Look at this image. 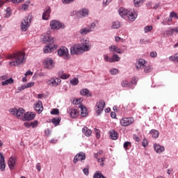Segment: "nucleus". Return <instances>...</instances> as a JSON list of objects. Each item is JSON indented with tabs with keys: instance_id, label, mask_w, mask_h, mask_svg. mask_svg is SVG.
Masks as SVG:
<instances>
[{
	"instance_id": "nucleus-1",
	"label": "nucleus",
	"mask_w": 178,
	"mask_h": 178,
	"mask_svg": "<svg viewBox=\"0 0 178 178\" xmlns=\"http://www.w3.org/2000/svg\"><path fill=\"white\" fill-rule=\"evenodd\" d=\"M7 59H15L13 61H10V66H19L22 63H26V54L23 51H17L13 54H8L6 56Z\"/></svg>"
},
{
	"instance_id": "nucleus-2",
	"label": "nucleus",
	"mask_w": 178,
	"mask_h": 178,
	"mask_svg": "<svg viewBox=\"0 0 178 178\" xmlns=\"http://www.w3.org/2000/svg\"><path fill=\"white\" fill-rule=\"evenodd\" d=\"M120 16L122 19H127L130 22H134L137 19V13L134 10H127L122 7L118 10Z\"/></svg>"
},
{
	"instance_id": "nucleus-3",
	"label": "nucleus",
	"mask_w": 178,
	"mask_h": 178,
	"mask_svg": "<svg viewBox=\"0 0 178 178\" xmlns=\"http://www.w3.org/2000/svg\"><path fill=\"white\" fill-rule=\"evenodd\" d=\"M42 41L44 44L49 42V44L44 47V54H49V52H52V49H54V48H57V46L54 44V38H52V36H49L48 35H44L42 38Z\"/></svg>"
},
{
	"instance_id": "nucleus-4",
	"label": "nucleus",
	"mask_w": 178,
	"mask_h": 178,
	"mask_svg": "<svg viewBox=\"0 0 178 178\" xmlns=\"http://www.w3.org/2000/svg\"><path fill=\"white\" fill-rule=\"evenodd\" d=\"M96 26L97 24H95V22H92L87 26L82 27L79 31V33L81 35H87V34H90V33H92V31H94V30L95 29Z\"/></svg>"
},
{
	"instance_id": "nucleus-5",
	"label": "nucleus",
	"mask_w": 178,
	"mask_h": 178,
	"mask_svg": "<svg viewBox=\"0 0 178 178\" xmlns=\"http://www.w3.org/2000/svg\"><path fill=\"white\" fill-rule=\"evenodd\" d=\"M58 56L63 58L65 60L70 59V54H69V49L66 47H60L57 51Z\"/></svg>"
},
{
	"instance_id": "nucleus-6",
	"label": "nucleus",
	"mask_w": 178,
	"mask_h": 178,
	"mask_svg": "<svg viewBox=\"0 0 178 178\" xmlns=\"http://www.w3.org/2000/svg\"><path fill=\"white\" fill-rule=\"evenodd\" d=\"M9 112L11 113V115H13L17 119H20L21 118H23V115H25L26 111L23 109V108H10L9 110Z\"/></svg>"
},
{
	"instance_id": "nucleus-7",
	"label": "nucleus",
	"mask_w": 178,
	"mask_h": 178,
	"mask_svg": "<svg viewBox=\"0 0 178 178\" xmlns=\"http://www.w3.org/2000/svg\"><path fill=\"white\" fill-rule=\"evenodd\" d=\"M67 113H69L70 118L72 119H76V118H78L80 115V109L79 108V106L73 107V108H69L67 111Z\"/></svg>"
},
{
	"instance_id": "nucleus-8",
	"label": "nucleus",
	"mask_w": 178,
	"mask_h": 178,
	"mask_svg": "<svg viewBox=\"0 0 178 178\" xmlns=\"http://www.w3.org/2000/svg\"><path fill=\"white\" fill-rule=\"evenodd\" d=\"M70 54L71 55H81V54H84L83 51V49L81 48V44H74L70 48Z\"/></svg>"
},
{
	"instance_id": "nucleus-9",
	"label": "nucleus",
	"mask_w": 178,
	"mask_h": 178,
	"mask_svg": "<svg viewBox=\"0 0 178 178\" xmlns=\"http://www.w3.org/2000/svg\"><path fill=\"white\" fill-rule=\"evenodd\" d=\"M105 108V101L100 100L96 103V105L95 106V111L99 116V115H101L104 112V108Z\"/></svg>"
},
{
	"instance_id": "nucleus-10",
	"label": "nucleus",
	"mask_w": 178,
	"mask_h": 178,
	"mask_svg": "<svg viewBox=\"0 0 178 178\" xmlns=\"http://www.w3.org/2000/svg\"><path fill=\"white\" fill-rule=\"evenodd\" d=\"M50 27L52 30H59V29H65V24L56 19H53L50 22Z\"/></svg>"
},
{
	"instance_id": "nucleus-11",
	"label": "nucleus",
	"mask_w": 178,
	"mask_h": 178,
	"mask_svg": "<svg viewBox=\"0 0 178 178\" xmlns=\"http://www.w3.org/2000/svg\"><path fill=\"white\" fill-rule=\"evenodd\" d=\"M43 65L44 69H48L51 70V69H54L55 67V62L52 58H48L43 60Z\"/></svg>"
},
{
	"instance_id": "nucleus-12",
	"label": "nucleus",
	"mask_w": 178,
	"mask_h": 178,
	"mask_svg": "<svg viewBox=\"0 0 178 178\" xmlns=\"http://www.w3.org/2000/svg\"><path fill=\"white\" fill-rule=\"evenodd\" d=\"M134 122V119L133 118H124L120 121V124L122 127H127V126H130Z\"/></svg>"
},
{
	"instance_id": "nucleus-13",
	"label": "nucleus",
	"mask_w": 178,
	"mask_h": 178,
	"mask_svg": "<svg viewBox=\"0 0 178 178\" xmlns=\"http://www.w3.org/2000/svg\"><path fill=\"white\" fill-rule=\"evenodd\" d=\"M8 165L10 170H15L16 165H17V159L16 157L11 156L8 159Z\"/></svg>"
},
{
	"instance_id": "nucleus-14",
	"label": "nucleus",
	"mask_w": 178,
	"mask_h": 178,
	"mask_svg": "<svg viewBox=\"0 0 178 178\" xmlns=\"http://www.w3.org/2000/svg\"><path fill=\"white\" fill-rule=\"evenodd\" d=\"M81 47L83 53L88 52V51L91 49V43L90 42V40H84L82 41Z\"/></svg>"
},
{
	"instance_id": "nucleus-15",
	"label": "nucleus",
	"mask_w": 178,
	"mask_h": 178,
	"mask_svg": "<svg viewBox=\"0 0 178 178\" xmlns=\"http://www.w3.org/2000/svg\"><path fill=\"white\" fill-rule=\"evenodd\" d=\"M147 66V61L143 58H138L136 63V67L137 70H140V69H144Z\"/></svg>"
},
{
	"instance_id": "nucleus-16",
	"label": "nucleus",
	"mask_w": 178,
	"mask_h": 178,
	"mask_svg": "<svg viewBox=\"0 0 178 178\" xmlns=\"http://www.w3.org/2000/svg\"><path fill=\"white\" fill-rule=\"evenodd\" d=\"M47 83L49 86H53L54 87H56L59 86L60 83H62V80H60V79L57 77H52L48 80Z\"/></svg>"
},
{
	"instance_id": "nucleus-17",
	"label": "nucleus",
	"mask_w": 178,
	"mask_h": 178,
	"mask_svg": "<svg viewBox=\"0 0 178 178\" xmlns=\"http://www.w3.org/2000/svg\"><path fill=\"white\" fill-rule=\"evenodd\" d=\"M79 161H81V162H83V161H86V153L81 152L74 157V163L79 162Z\"/></svg>"
},
{
	"instance_id": "nucleus-18",
	"label": "nucleus",
	"mask_w": 178,
	"mask_h": 178,
	"mask_svg": "<svg viewBox=\"0 0 178 178\" xmlns=\"http://www.w3.org/2000/svg\"><path fill=\"white\" fill-rule=\"evenodd\" d=\"M51 17V7H46L44 10V12L42 15V20H49Z\"/></svg>"
},
{
	"instance_id": "nucleus-19",
	"label": "nucleus",
	"mask_w": 178,
	"mask_h": 178,
	"mask_svg": "<svg viewBox=\"0 0 178 178\" xmlns=\"http://www.w3.org/2000/svg\"><path fill=\"white\" fill-rule=\"evenodd\" d=\"M35 118V113L34 112H27L25 113L22 120L24 122L33 120Z\"/></svg>"
},
{
	"instance_id": "nucleus-20",
	"label": "nucleus",
	"mask_w": 178,
	"mask_h": 178,
	"mask_svg": "<svg viewBox=\"0 0 178 178\" xmlns=\"http://www.w3.org/2000/svg\"><path fill=\"white\" fill-rule=\"evenodd\" d=\"M34 109L38 112V113H41L42 111H44V107L42 106V102L40 100L38 101L35 104H34Z\"/></svg>"
},
{
	"instance_id": "nucleus-21",
	"label": "nucleus",
	"mask_w": 178,
	"mask_h": 178,
	"mask_svg": "<svg viewBox=\"0 0 178 178\" xmlns=\"http://www.w3.org/2000/svg\"><path fill=\"white\" fill-rule=\"evenodd\" d=\"M78 108H79V111H81V115L82 118H86L87 115H88V112H87V108L83 104H79L78 106Z\"/></svg>"
},
{
	"instance_id": "nucleus-22",
	"label": "nucleus",
	"mask_w": 178,
	"mask_h": 178,
	"mask_svg": "<svg viewBox=\"0 0 178 178\" xmlns=\"http://www.w3.org/2000/svg\"><path fill=\"white\" fill-rule=\"evenodd\" d=\"M24 0H0V8L3 6L4 3H9L12 2L13 3H20Z\"/></svg>"
},
{
	"instance_id": "nucleus-23",
	"label": "nucleus",
	"mask_w": 178,
	"mask_h": 178,
	"mask_svg": "<svg viewBox=\"0 0 178 178\" xmlns=\"http://www.w3.org/2000/svg\"><path fill=\"white\" fill-rule=\"evenodd\" d=\"M78 15H80L81 17H88L90 11L87 8H81L78 11Z\"/></svg>"
},
{
	"instance_id": "nucleus-24",
	"label": "nucleus",
	"mask_w": 178,
	"mask_h": 178,
	"mask_svg": "<svg viewBox=\"0 0 178 178\" xmlns=\"http://www.w3.org/2000/svg\"><path fill=\"white\" fill-rule=\"evenodd\" d=\"M6 168V165L5 164V158L3 157V154L0 153V170L3 172V170H5Z\"/></svg>"
},
{
	"instance_id": "nucleus-25",
	"label": "nucleus",
	"mask_w": 178,
	"mask_h": 178,
	"mask_svg": "<svg viewBox=\"0 0 178 178\" xmlns=\"http://www.w3.org/2000/svg\"><path fill=\"white\" fill-rule=\"evenodd\" d=\"M110 52H116V54H123L122 49L116 47L115 45H111L108 47Z\"/></svg>"
},
{
	"instance_id": "nucleus-26",
	"label": "nucleus",
	"mask_w": 178,
	"mask_h": 178,
	"mask_svg": "<svg viewBox=\"0 0 178 178\" xmlns=\"http://www.w3.org/2000/svg\"><path fill=\"white\" fill-rule=\"evenodd\" d=\"M154 149L157 154H161V152H163V151H165V147L161 146L159 144H154Z\"/></svg>"
},
{
	"instance_id": "nucleus-27",
	"label": "nucleus",
	"mask_w": 178,
	"mask_h": 178,
	"mask_svg": "<svg viewBox=\"0 0 178 178\" xmlns=\"http://www.w3.org/2000/svg\"><path fill=\"white\" fill-rule=\"evenodd\" d=\"M122 87L125 88H131L133 90L134 88V86L131 85V83L129 82L127 80H124L121 83Z\"/></svg>"
},
{
	"instance_id": "nucleus-28",
	"label": "nucleus",
	"mask_w": 178,
	"mask_h": 178,
	"mask_svg": "<svg viewBox=\"0 0 178 178\" xmlns=\"http://www.w3.org/2000/svg\"><path fill=\"white\" fill-rule=\"evenodd\" d=\"M31 19V15H28L24 18L21 23H22V24H25L26 26L28 25V26H30Z\"/></svg>"
},
{
	"instance_id": "nucleus-29",
	"label": "nucleus",
	"mask_w": 178,
	"mask_h": 178,
	"mask_svg": "<svg viewBox=\"0 0 178 178\" xmlns=\"http://www.w3.org/2000/svg\"><path fill=\"white\" fill-rule=\"evenodd\" d=\"M81 95L83 97H92V95L90 93V90L87 88H83L80 91Z\"/></svg>"
},
{
	"instance_id": "nucleus-30",
	"label": "nucleus",
	"mask_w": 178,
	"mask_h": 178,
	"mask_svg": "<svg viewBox=\"0 0 178 178\" xmlns=\"http://www.w3.org/2000/svg\"><path fill=\"white\" fill-rule=\"evenodd\" d=\"M82 133L86 136V137H90L91 134H92V131L91 129H88V127H85L82 129Z\"/></svg>"
},
{
	"instance_id": "nucleus-31",
	"label": "nucleus",
	"mask_w": 178,
	"mask_h": 178,
	"mask_svg": "<svg viewBox=\"0 0 178 178\" xmlns=\"http://www.w3.org/2000/svg\"><path fill=\"white\" fill-rule=\"evenodd\" d=\"M110 138L111 140H118L119 134L115 130H111L109 131Z\"/></svg>"
},
{
	"instance_id": "nucleus-32",
	"label": "nucleus",
	"mask_w": 178,
	"mask_h": 178,
	"mask_svg": "<svg viewBox=\"0 0 178 178\" xmlns=\"http://www.w3.org/2000/svg\"><path fill=\"white\" fill-rule=\"evenodd\" d=\"M149 134H152V138H158L159 137V131L156 129H152Z\"/></svg>"
},
{
	"instance_id": "nucleus-33",
	"label": "nucleus",
	"mask_w": 178,
	"mask_h": 178,
	"mask_svg": "<svg viewBox=\"0 0 178 178\" xmlns=\"http://www.w3.org/2000/svg\"><path fill=\"white\" fill-rule=\"evenodd\" d=\"M119 60H120V57L118 54H113L111 57V63H113V62H119Z\"/></svg>"
},
{
	"instance_id": "nucleus-34",
	"label": "nucleus",
	"mask_w": 178,
	"mask_h": 178,
	"mask_svg": "<svg viewBox=\"0 0 178 178\" xmlns=\"http://www.w3.org/2000/svg\"><path fill=\"white\" fill-rule=\"evenodd\" d=\"M13 79L9 78L8 79H6L4 81L1 82V86H8V84H13Z\"/></svg>"
},
{
	"instance_id": "nucleus-35",
	"label": "nucleus",
	"mask_w": 178,
	"mask_h": 178,
	"mask_svg": "<svg viewBox=\"0 0 178 178\" xmlns=\"http://www.w3.org/2000/svg\"><path fill=\"white\" fill-rule=\"evenodd\" d=\"M123 147H124L125 151H129V149H130V148H131V142L127 141V142L124 143Z\"/></svg>"
},
{
	"instance_id": "nucleus-36",
	"label": "nucleus",
	"mask_w": 178,
	"mask_h": 178,
	"mask_svg": "<svg viewBox=\"0 0 178 178\" xmlns=\"http://www.w3.org/2000/svg\"><path fill=\"white\" fill-rule=\"evenodd\" d=\"M60 118H54L52 119V123L56 127V126H59V123H60Z\"/></svg>"
},
{
	"instance_id": "nucleus-37",
	"label": "nucleus",
	"mask_w": 178,
	"mask_h": 178,
	"mask_svg": "<svg viewBox=\"0 0 178 178\" xmlns=\"http://www.w3.org/2000/svg\"><path fill=\"white\" fill-rule=\"evenodd\" d=\"M169 59L171 62H177L178 63V53L175 54L174 56H170Z\"/></svg>"
},
{
	"instance_id": "nucleus-38",
	"label": "nucleus",
	"mask_w": 178,
	"mask_h": 178,
	"mask_svg": "<svg viewBox=\"0 0 178 178\" xmlns=\"http://www.w3.org/2000/svg\"><path fill=\"white\" fill-rule=\"evenodd\" d=\"M144 1L145 0H134V3L135 6H136V8H138L139 6L143 5V3H144Z\"/></svg>"
},
{
	"instance_id": "nucleus-39",
	"label": "nucleus",
	"mask_w": 178,
	"mask_h": 178,
	"mask_svg": "<svg viewBox=\"0 0 178 178\" xmlns=\"http://www.w3.org/2000/svg\"><path fill=\"white\" fill-rule=\"evenodd\" d=\"M93 178H105V176H104L99 171H96L93 175Z\"/></svg>"
},
{
	"instance_id": "nucleus-40",
	"label": "nucleus",
	"mask_w": 178,
	"mask_h": 178,
	"mask_svg": "<svg viewBox=\"0 0 178 178\" xmlns=\"http://www.w3.org/2000/svg\"><path fill=\"white\" fill-rule=\"evenodd\" d=\"M120 22L119 21L113 22L112 24V29H120Z\"/></svg>"
},
{
	"instance_id": "nucleus-41",
	"label": "nucleus",
	"mask_w": 178,
	"mask_h": 178,
	"mask_svg": "<svg viewBox=\"0 0 178 178\" xmlns=\"http://www.w3.org/2000/svg\"><path fill=\"white\" fill-rule=\"evenodd\" d=\"M70 84L72 86H77L79 84V79L76 77L73 78L70 80Z\"/></svg>"
},
{
	"instance_id": "nucleus-42",
	"label": "nucleus",
	"mask_w": 178,
	"mask_h": 178,
	"mask_svg": "<svg viewBox=\"0 0 178 178\" xmlns=\"http://www.w3.org/2000/svg\"><path fill=\"white\" fill-rule=\"evenodd\" d=\"M26 85L24 84V85H21L20 86H19L17 88V93L19 94V92H20L21 91H23V90H26Z\"/></svg>"
},
{
	"instance_id": "nucleus-43",
	"label": "nucleus",
	"mask_w": 178,
	"mask_h": 178,
	"mask_svg": "<svg viewBox=\"0 0 178 178\" xmlns=\"http://www.w3.org/2000/svg\"><path fill=\"white\" fill-rule=\"evenodd\" d=\"M152 29H154V27H152V26H147L144 28V31L145 33V34H147V33H149V31H152Z\"/></svg>"
},
{
	"instance_id": "nucleus-44",
	"label": "nucleus",
	"mask_w": 178,
	"mask_h": 178,
	"mask_svg": "<svg viewBox=\"0 0 178 178\" xmlns=\"http://www.w3.org/2000/svg\"><path fill=\"white\" fill-rule=\"evenodd\" d=\"M137 81H138V78L134 76L132 78V81L129 83H131V85L134 86H134H136L137 84Z\"/></svg>"
},
{
	"instance_id": "nucleus-45",
	"label": "nucleus",
	"mask_w": 178,
	"mask_h": 178,
	"mask_svg": "<svg viewBox=\"0 0 178 178\" xmlns=\"http://www.w3.org/2000/svg\"><path fill=\"white\" fill-rule=\"evenodd\" d=\"M62 80H66L67 79H69V77H70V74H67L66 73L63 74L62 75L60 74L59 76Z\"/></svg>"
},
{
	"instance_id": "nucleus-46",
	"label": "nucleus",
	"mask_w": 178,
	"mask_h": 178,
	"mask_svg": "<svg viewBox=\"0 0 178 178\" xmlns=\"http://www.w3.org/2000/svg\"><path fill=\"white\" fill-rule=\"evenodd\" d=\"M29 25H26L24 24L21 23V30L22 31H27V29H29Z\"/></svg>"
},
{
	"instance_id": "nucleus-47",
	"label": "nucleus",
	"mask_w": 178,
	"mask_h": 178,
	"mask_svg": "<svg viewBox=\"0 0 178 178\" xmlns=\"http://www.w3.org/2000/svg\"><path fill=\"white\" fill-rule=\"evenodd\" d=\"M143 69L145 73H151L152 72V68L149 66L146 65Z\"/></svg>"
},
{
	"instance_id": "nucleus-48",
	"label": "nucleus",
	"mask_w": 178,
	"mask_h": 178,
	"mask_svg": "<svg viewBox=\"0 0 178 178\" xmlns=\"http://www.w3.org/2000/svg\"><path fill=\"white\" fill-rule=\"evenodd\" d=\"M174 33V29H168L167 31H165L163 34H166V35H172V34H173Z\"/></svg>"
},
{
	"instance_id": "nucleus-49",
	"label": "nucleus",
	"mask_w": 178,
	"mask_h": 178,
	"mask_svg": "<svg viewBox=\"0 0 178 178\" xmlns=\"http://www.w3.org/2000/svg\"><path fill=\"white\" fill-rule=\"evenodd\" d=\"M110 73L111 74H113V76H115V74H118V73H119V70L116 68H113L110 70Z\"/></svg>"
},
{
	"instance_id": "nucleus-50",
	"label": "nucleus",
	"mask_w": 178,
	"mask_h": 178,
	"mask_svg": "<svg viewBox=\"0 0 178 178\" xmlns=\"http://www.w3.org/2000/svg\"><path fill=\"white\" fill-rule=\"evenodd\" d=\"M95 133L96 134V138H101V134H100L99 129L95 128Z\"/></svg>"
},
{
	"instance_id": "nucleus-51",
	"label": "nucleus",
	"mask_w": 178,
	"mask_h": 178,
	"mask_svg": "<svg viewBox=\"0 0 178 178\" xmlns=\"http://www.w3.org/2000/svg\"><path fill=\"white\" fill-rule=\"evenodd\" d=\"M170 17L173 19V17H175V19H178L177 13L176 12L172 11L170 13Z\"/></svg>"
},
{
	"instance_id": "nucleus-52",
	"label": "nucleus",
	"mask_w": 178,
	"mask_h": 178,
	"mask_svg": "<svg viewBox=\"0 0 178 178\" xmlns=\"http://www.w3.org/2000/svg\"><path fill=\"white\" fill-rule=\"evenodd\" d=\"M51 115H59V109L58 108H54L51 111Z\"/></svg>"
},
{
	"instance_id": "nucleus-53",
	"label": "nucleus",
	"mask_w": 178,
	"mask_h": 178,
	"mask_svg": "<svg viewBox=\"0 0 178 178\" xmlns=\"http://www.w3.org/2000/svg\"><path fill=\"white\" fill-rule=\"evenodd\" d=\"M31 126L32 129H34V127H37L38 126V121L35 120L31 122Z\"/></svg>"
},
{
	"instance_id": "nucleus-54",
	"label": "nucleus",
	"mask_w": 178,
	"mask_h": 178,
	"mask_svg": "<svg viewBox=\"0 0 178 178\" xmlns=\"http://www.w3.org/2000/svg\"><path fill=\"white\" fill-rule=\"evenodd\" d=\"M34 86V82H29L28 83L25 84V87L26 88H31V87Z\"/></svg>"
},
{
	"instance_id": "nucleus-55",
	"label": "nucleus",
	"mask_w": 178,
	"mask_h": 178,
	"mask_svg": "<svg viewBox=\"0 0 178 178\" xmlns=\"http://www.w3.org/2000/svg\"><path fill=\"white\" fill-rule=\"evenodd\" d=\"M81 102V99H76L75 100H74L73 104L74 105H78L79 106V105H81L80 104Z\"/></svg>"
},
{
	"instance_id": "nucleus-56",
	"label": "nucleus",
	"mask_w": 178,
	"mask_h": 178,
	"mask_svg": "<svg viewBox=\"0 0 178 178\" xmlns=\"http://www.w3.org/2000/svg\"><path fill=\"white\" fill-rule=\"evenodd\" d=\"M111 2L112 0H103V5L104 6H108Z\"/></svg>"
},
{
	"instance_id": "nucleus-57",
	"label": "nucleus",
	"mask_w": 178,
	"mask_h": 178,
	"mask_svg": "<svg viewBox=\"0 0 178 178\" xmlns=\"http://www.w3.org/2000/svg\"><path fill=\"white\" fill-rule=\"evenodd\" d=\"M104 60H105V62H110L111 63V61L112 60V58H111V57L109 58L108 56V55H104Z\"/></svg>"
},
{
	"instance_id": "nucleus-58",
	"label": "nucleus",
	"mask_w": 178,
	"mask_h": 178,
	"mask_svg": "<svg viewBox=\"0 0 178 178\" xmlns=\"http://www.w3.org/2000/svg\"><path fill=\"white\" fill-rule=\"evenodd\" d=\"M75 0H62L63 3L64 5H67V3H72V2H74Z\"/></svg>"
},
{
	"instance_id": "nucleus-59",
	"label": "nucleus",
	"mask_w": 178,
	"mask_h": 178,
	"mask_svg": "<svg viewBox=\"0 0 178 178\" xmlns=\"http://www.w3.org/2000/svg\"><path fill=\"white\" fill-rule=\"evenodd\" d=\"M83 172L84 175H86V176H88V175H90V170H88V168H83Z\"/></svg>"
},
{
	"instance_id": "nucleus-60",
	"label": "nucleus",
	"mask_w": 178,
	"mask_h": 178,
	"mask_svg": "<svg viewBox=\"0 0 178 178\" xmlns=\"http://www.w3.org/2000/svg\"><path fill=\"white\" fill-rule=\"evenodd\" d=\"M27 9H29V5H27L26 3L22 5V6L21 7L22 10H27Z\"/></svg>"
},
{
	"instance_id": "nucleus-61",
	"label": "nucleus",
	"mask_w": 178,
	"mask_h": 178,
	"mask_svg": "<svg viewBox=\"0 0 178 178\" xmlns=\"http://www.w3.org/2000/svg\"><path fill=\"white\" fill-rule=\"evenodd\" d=\"M142 145L145 147H147L148 145V140H147V139H143Z\"/></svg>"
},
{
	"instance_id": "nucleus-62",
	"label": "nucleus",
	"mask_w": 178,
	"mask_h": 178,
	"mask_svg": "<svg viewBox=\"0 0 178 178\" xmlns=\"http://www.w3.org/2000/svg\"><path fill=\"white\" fill-rule=\"evenodd\" d=\"M157 55H158V54L156 53V51H152V52H150V56H151V58H156Z\"/></svg>"
},
{
	"instance_id": "nucleus-63",
	"label": "nucleus",
	"mask_w": 178,
	"mask_h": 178,
	"mask_svg": "<svg viewBox=\"0 0 178 178\" xmlns=\"http://www.w3.org/2000/svg\"><path fill=\"white\" fill-rule=\"evenodd\" d=\"M6 16H10V15L12 14L10 13V8H7L6 10Z\"/></svg>"
},
{
	"instance_id": "nucleus-64",
	"label": "nucleus",
	"mask_w": 178,
	"mask_h": 178,
	"mask_svg": "<svg viewBox=\"0 0 178 178\" xmlns=\"http://www.w3.org/2000/svg\"><path fill=\"white\" fill-rule=\"evenodd\" d=\"M133 138H134V140L135 141H136L137 143L140 142V138L138 136H137V135H134Z\"/></svg>"
}]
</instances>
